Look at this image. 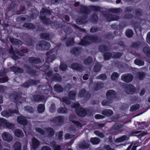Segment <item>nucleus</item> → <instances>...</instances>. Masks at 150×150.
I'll list each match as a JSON object with an SVG mask.
<instances>
[{"instance_id":"18","label":"nucleus","mask_w":150,"mask_h":150,"mask_svg":"<svg viewBox=\"0 0 150 150\" xmlns=\"http://www.w3.org/2000/svg\"><path fill=\"white\" fill-rule=\"evenodd\" d=\"M13 150H21V144L19 142H16L13 146Z\"/></svg>"},{"instance_id":"25","label":"nucleus","mask_w":150,"mask_h":150,"mask_svg":"<svg viewBox=\"0 0 150 150\" xmlns=\"http://www.w3.org/2000/svg\"><path fill=\"white\" fill-rule=\"evenodd\" d=\"M54 88L55 91L58 92H61L63 91V88L59 84H57L54 85Z\"/></svg>"},{"instance_id":"59","label":"nucleus","mask_w":150,"mask_h":150,"mask_svg":"<svg viewBox=\"0 0 150 150\" xmlns=\"http://www.w3.org/2000/svg\"><path fill=\"white\" fill-rule=\"evenodd\" d=\"M137 77L140 80H142L144 76V74L143 72H139L137 74Z\"/></svg>"},{"instance_id":"56","label":"nucleus","mask_w":150,"mask_h":150,"mask_svg":"<svg viewBox=\"0 0 150 150\" xmlns=\"http://www.w3.org/2000/svg\"><path fill=\"white\" fill-rule=\"evenodd\" d=\"M6 127L8 129H12L14 128V125L10 122H7L6 125Z\"/></svg>"},{"instance_id":"42","label":"nucleus","mask_w":150,"mask_h":150,"mask_svg":"<svg viewBox=\"0 0 150 150\" xmlns=\"http://www.w3.org/2000/svg\"><path fill=\"white\" fill-rule=\"evenodd\" d=\"M80 51V50L78 49L77 47H74L71 50V53L75 55H77L79 54Z\"/></svg>"},{"instance_id":"37","label":"nucleus","mask_w":150,"mask_h":150,"mask_svg":"<svg viewBox=\"0 0 150 150\" xmlns=\"http://www.w3.org/2000/svg\"><path fill=\"white\" fill-rule=\"evenodd\" d=\"M140 145L139 144V145L137 144V143L136 144L135 142L134 143H133L131 144L128 146L126 150H130L132 145H133L132 148L130 150H136V147L138 146H139Z\"/></svg>"},{"instance_id":"60","label":"nucleus","mask_w":150,"mask_h":150,"mask_svg":"<svg viewBox=\"0 0 150 150\" xmlns=\"http://www.w3.org/2000/svg\"><path fill=\"white\" fill-rule=\"evenodd\" d=\"M103 84L101 83L97 84L96 85V86L94 87V89L95 91H97L99 89H100L101 88L103 87Z\"/></svg>"},{"instance_id":"57","label":"nucleus","mask_w":150,"mask_h":150,"mask_svg":"<svg viewBox=\"0 0 150 150\" xmlns=\"http://www.w3.org/2000/svg\"><path fill=\"white\" fill-rule=\"evenodd\" d=\"M94 133L97 136L99 137L100 138H103L104 137L103 134L99 132L97 130H95L94 132Z\"/></svg>"},{"instance_id":"13","label":"nucleus","mask_w":150,"mask_h":150,"mask_svg":"<svg viewBox=\"0 0 150 150\" xmlns=\"http://www.w3.org/2000/svg\"><path fill=\"white\" fill-rule=\"evenodd\" d=\"M17 122L23 125H26L28 123V121L24 117L19 116L17 118Z\"/></svg>"},{"instance_id":"20","label":"nucleus","mask_w":150,"mask_h":150,"mask_svg":"<svg viewBox=\"0 0 150 150\" xmlns=\"http://www.w3.org/2000/svg\"><path fill=\"white\" fill-rule=\"evenodd\" d=\"M103 115L107 116H111L113 114V112L110 109H105L103 110L102 112Z\"/></svg>"},{"instance_id":"49","label":"nucleus","mask_w":150,"mask_h":150,"mask_svg":"<svg viewBox=\"0 0 150 150\" xmlns=\"http://www.w3.org/2000/svg\"><path fill=\"white\" fill-rule=\"evenodd\" d=\"M92 62V59L90 57H88L87 59H85L84 63L85 65H88Z\"/></svg>"},{"instance_id":"4","label":"nucleus","mask_w":150,"mask_h":150,"mask_svg":"<svg viewBox=\"0 0 150 150\" xmlns=\"http://www.w3.org/2000/svg\"><path fill=\"white\" fill-rule=\"evenodd\" d=\"M97 37L95 36H86L83 40H81L80 44L83 45L89 44L91 42H95L97 41Z\"/></svg>"},{"instance_id":"35","label":"nucleus","mask_w":150,"mask_h":150,"mask_svg":"<svg viewBox=\"0 0 150 150\" xmlns=\"http://www.w3.org/2000/svg\"><path fill=\"white\" fill-rule=\"evenodd\" d=\"M143 51L144 53L148 57H150V48L147 46L144 47Z\"/></svg>"},{"instance_id":"21","label":"nucleus","mask_w":150,"mask_h":150,"mask_svg":"<svg viewBox=\"0 0 150 150\" xmlns=\"http://www.w3.org/2000/svg\"><path fill=\"white\" fill-rule=\"evenodd\" d=\"M32 147L35 149L38 147L40 145L39 142L35 138H33L32 139Z\"/></svg>"},{"instance_id":"38","label":"nucleus","mask_w":150,"mask_h":150,"mask_svg":"<svg viewBox=\"0 0 150 150\" xmlns=\"http://www.w3.org/2000/svg\"><path fill=\"white\" fill-rule=\"evenodd\" d=\"M76 93L75 91H71L69 92V97L71 99H74Z\"/></svg>"},{"instance_id":"11","label":"nucleus","mask_w":150,"mask_h":150,"mask_svg":"<svg viewBox=\"0 0 150 150\" xmlns=\"http://www.w3.org/2000/svg\"><path fill=\"white\" fill-rule=\"evenodd\" d=\"M106 96L108 99L111 100L112 99L115 98L116 93L115 91L113 90H109L106 92Z\"/></svg>"},{"instance_id":"16","label":"nucleus","mask_w":150,"mask_h":150,"mask_svg":"<svg viewBox=\"0 0 150 150\" xmlns=\"http://www.w3.org/2000/svg\"><path fill=\"white\" fill-rule=\"evenodd\" d=\"M145 134L143 132L139 131H134L130 134V136H137L138 138H140L141 137L145 135Z\"/></svg>"},{"instance_id":"63","label":"nucleus","mask_w":150,"mask_h":150,"mask_svg":"<svg viewBox=\"0 0 150 150\" xmlns=\"http://www.w3.org/2000/svg\"><path fill=\"white\" fill-rule=\"evenodd\" d=\"M91 10L95 11H99L100 10V8L99 7L94 6H91Z\"/></svg>"},{"instance_id":"47","label":"nucleus","mask_w":150,"mask_h":150,"mask_svg":"<svg viewBox=\"0 0 150 150\" xmlns=\"http://www.w3.org/2000/svg\"><path fill=\"white\" fill-rule=\"evenodd\" d=\"M25 110L30 112H33V109L30 106H25L24 108Z\"/></svg>"},{"instance_id":"34","label":"nucleus","mask_w":150,"mask_h":150,"mask_svg":"<svg viewBox=\"0 0 150 150\" xmlns=\"http://www.w3.org/2000/svg\"><path fill=\"white\" fill-rule=\"evenodd\" d=\"M38 112L40 113L43 112L45 110V107L44 105L40 104L38 105Z\"/></svg>"},{"instance_id":"58","label":"nucleus","mask_w":150,"mask_h":150,"mask_svg":"<svg viewBox=\"0 0 150 150\" xmlns=\"http://www.w3.org/2000/svg\"><path fill=\"white\" fill-rule=\"evenodd\" d=\"M81 7V11L85 13L86 14H87L88 11V8L84 6H82Z\"/></svg>"},{"instance_id":"29","label":"nucleus","mask_w":150,"mask_h":150,"mask_svg":"<svg viewBox=\"0 0 150 150\" xmlns=\"http://www.w3.org/2000/svg\"><path fill=\"white\" fill-rule=\"evenodd\" d=\"M51 146L53 147L54 150H60L61 147L60 145L57 144L54 141L51 143Z\"/></svg>"},{"instance_id":"30","label":"nucleus","mask_w":150,"mask_h":150,"mask_svg":"<svg viewBox=\"0 0 150 150\" xmlns=\"http://www.w3.org/2000/svg\"><path fill=\"white\" fill-rule=\"evenodd\" d=\"M127 138V136L123 135L120 137L116 138L115 142H123Z\"/></svg>"},{"instance_id":"53","label":"nucleus","mask_w":150,"mask_h":150,"mask_svg":"<svg viewBox=\"0 0 150 150\" xmlns=\"http://www.w3.org/2000/svg\"><path fill=\"white\" fill-rule=\"evenodd\" d=\"M111 57V54L110 53H105L104 54V58L105 60H108Z\"/></svg>"},{"instance_id":"31","label":"nucleus","mask_w":150,"mask_h":150,"mask_svg":"<svg viewBox=\"0 0 150 150\" xmlns=\"http://www.w3.org/2000/svg\"><path fill=\"white\" fill-rule=\"evenodd\" d=\"M27 52L28 50L26 49H24L23 50H21L19 51L17 50H16L15 51L16 53L21 56L25 55Z\"/></svg>"},{"instance_id":"26","label":"nucleus","mask_w":150,"mask_h":150,"mask_svg":"<svg viewBox=\"0 0 150 150\" xmlns=\"http://www.w3.org/2000/svg\"><path fill=\"white\" fill-rule=\"evenodd\" d=\"M64 120L63 117L61 116L56 117L54 118V121L56 122H58L59 125L63 122Z\"/></svg>"},{"instance_id":"19","label":"nucleus","mask_w":150,"mask_h":150,"mask_svg":"<svg viewBox=\"0 0 150 150\" xmlns=\"http://www.w3.org/2000/svg\"><path fill=\"white\" fill-rule=\"evenodd\" d=\"M71 68L73 69L80 70L82 69V66L81 64H78L76 63H74L71 65Z\"/></svg>"},{"instance_id":"22","label":"nucleus","mask_w":150,"mask_h":150,"mask_svg":"<svg viewBox=\"0 0 150 150\" xmlns=\"http://www.w3.org/2000/svg\"><path fill=\"white\" fill-rule=\"evenodd\" d=\"M15 135L18 137H23V133L21 130L19 129H16L14 132Z\"/></svg>"},{"instance_id":"9","label":"nucleus","mask_w":150,"mask_h":150,"mask_svg":"<svg viewBox=\"0 0 150 150\" xmlns=\"http://www.w3.org/2000/svg\"><path fill=\"white\" fill-rule=\"evenodd\" d=\"M133 77L130 74H127L122 75L121 77L122 80L126 82H129L133 79Z\"/></svg>"},{"instance_id":"24","label":"nucleus","mask_w":150,"mask_h":150,"mask_svg":"<svg viewBox=\"0 0 150 150\" xmlns=\"http://www.w3.org/2000/svg\"><path fill=\"white\" fill-rule=\"evenodd\" d=\"M11 71L15 73H22L23 72V70L21 68L17 67H15L13 66L10 68Z\"/></svg>"},{"instance_id":"28","label":"nucleus","mask_w":150,"mask_h":150,"mask_svg":"<svg viewBox=\"0 0 150 150\" xmlns=\"http://www.w3.org/2000/svg\"><path fill=\"white\" fill-rule=\"evenodd\" d=\"M100 139L97 137L92 138L91 139L90 141L93 144H97L100 142Z\"/></svg>"},{"instance_id":"43","label":"nucleus","mask_w":150,"mask_h":150,"mask_svg":"<svg viewBox=\"0 0 150 150\" xmlns=\"http://www.w3.org/2000/svg\"><path fill=\"white\" fill-rule=\"evenodd\" d=\"M7 122V120L3 118H0V126H6Z\"/></svg>"},{"instance_id":"46","label":"nucleus","mask_w":150,"mask_h":150,"mask_svg":"<svg viewBox=\"0 0 150 150\" xmlns=\"http://www.w3.org/2000/svg\"><path fill=\"white\" fill-rule=\"evenodd\" d=\"M96 78L97 79H101L103 80H106L107 79V76L105 74H102L97 76Z\"/></svg>"},{"instance_id":"33","label":"nucleus","mask_w":150,"mask_h":150,"mask_svg":"<svg viewBox=\"0 0 150 150\" xmlns=\"http://www.w3.org/2000/svg\"><path fill=\"white\" fill-rule=\"evenodd\" d=\"M46 132L47 133L49 137H52L54 134L53 129L51 128H48L46 130Z\"/></svg>"},{"instance_id":"23","label":"nucleus","mask_w":150,"mask_h":150,"mask_svg":"<svg viewBox=\"0 0 150 150\" xmlns=\"http://www.w3.org/2000/svg\"><path fill=\"white\" fill-rule=\"evenodd\" d=\"M119 18L118 17L112 15H109L107 18V20L108 21H116L118 20Z\"/></svg>"},{"instance_id":"44","label":"nucleus","mask_w":150,"mask_h":150,"mask_svg":"<svg viewBox=\"0 0 150 150\" xmlns=\"http://www.w3.org/2000/svg\"><path fill=\"white\" fill-rule=\"evenodd\" d=\"M139 104H136L132 105L130 108L131 110L132 111H135L139 109Z\"/></svg>"},{"instance_id":"6","label":"nucleus","mask_w":150,"mask_h":150,"mask_svg":"<svg viewBox=\"0 0 150 150\" xmlns=\"http://www.w3.org/2000/svg\"><path fill=\"white\" fill-rule=\"evenodd\" d=\"M50 11L47 9L43 8L41 9L40 11L41 16L40 18L42 20L43 22L45 24H47L49 23L50 19L47 18L45 17L44 16L46 15V14H49L51 13Z\"/></svg>"},{"instance_id":"27","label":"nucleus","mask_w":150,"mask_h":150,"mask_svg":"<svg viewBox=\"0 0 150 150\" xmlns=\"http://www.w3.org/2000/svg\"><path fill=\"white\" fill-rule=\"evenodd\" d=\"M29 62L30 63L37 64L40 63V61L38 58H35L33 57H31L29 59Z\"/></svg>"},{"instance_id":"50","label":"nucleus","mask_w":150,"mask_h":150,"mask_svg":"<svg viewBox=\"0 0 150 150\" xmlns=\"http://www.w3.org/2000/svg\"><path fill=\"white\" fill-rule=\"evenodd\" d=\"M110 100L109 101L106 100H103L102 102V104L103 106L108 105L112 102L111 100Z\"/></svg>"},{"instance_id":"48","label":"nucleus","mask_w":150,"mask_h":150,"mask_svg":"<svg viewBox=\"0 0 150 150\" xmlns=\"http://www.w3.org/2000/svg\"><path fill=\"white\" fill-rule=\"evenodd\" d=\"M40 37L42 39H44L47 40L49 39V35L46 33L41 34L40 35Z\"/></svg>"},{"instance_id":"7","label":"nucleus","mask_w":150,"mask_h":150,"mask_svg":"<svg viewBox=\"0 0 150 150\" xmlns=\"http://www.w3.org/2000/svg\"><path fill=\"white\" fill-rule=\"evenodd\" d=\"M18 109L13 110L9 109L8 110H5L1 112V114L3 116L8 117L11 116L13 114L18 113Z\"/></svg>"},{"instance_id":"55","label":"nucleus","mask_w":150,"mask_h":150,"mask_svg":"<svg viewBox=\"0 0 150 150\" xmlns=\"http://www.w3.org/2000/svg\"><path fill=\"white\" fill-rule=\"evenodd\" d=\"M86 93V90L84 89H82L79 92L78 96L79 97H82Z\"/></svg>"},{"instance_id":"45","label":"nucleus","mask_w":150,"mask_h":150,"mask_svg":"<svg viewBox=\"0 0 150 150\" xmlns=\"http://www.w3.org/2000/svg\"><path fill=\"white\" fill-rule=\"evenodd\" d=\"M133 31L131 30H128L126 32V35L127 37L130 38L133 36Z\"/></svg>"},{"instance_id":"12","label":"nucleus","mask_w":150,"mask_h":150,"mask_svg":"<svg viewBox=\"0 0 150 150\" xmlns=\"http://www.w3.org/2000/svg\"><path fill=\"white\" fill-rule=\"evenodd\" d=\"M14 98L15 102L16 103V107L17 108L18 107L20 108V106H22L21 102L20 101L21 100V98H18L17 96L16 95L11 94L10 96V98H12V97Z\"/></svg>"},{"instance_id":"36","label":"nucleus","mask_w":150,"mask_h":150,"mask_svg":"<svg viewBox=\"0 0 150 150\" xmlns=\"http://www.w3.org/2000/svg\"><path fill=\"white\" fill-rule=\"evenodd\" d=\"M134 62L136 64L140 66H143L144 64V62L142 60L139 59H135Z\"/></svg>"},{"instance_id":"32","label":"nucleus","mask_w":150,"mask_h":150,"mask_svg":"<svg viewBox=\"0 0 150 150\" xmlns=\"http://www.w3.org/2000/svg\"><path fill=\"white\" fill-rule=\"evenodd\" d=\"M102 66L99 63H97L93 68V71L94 72H98L100 71L101 68Z\"/></svg>"},{"instance_id":"10","label":"nucleus","mask_w":150,"mask_h":150,"mask_svg":"<svg viewBox=\"0 0 150 150\" xmlns=\"http://www.w3.org/2000/svg\"><path fill=\"white\" fill-rule=\"evenodd\" d=\"M134 87L132 85H128L126 86L125 91L126 93L128 94H132L135 91Z\"/></svg>"},{"instance_id":"1","label":"nucleus","mask_w":150,"mask_h":150,"mask_svg":"<svg viewBox=\"0 0 150 150\" xmlns=\"http://www.w3.org/2000/svg\"><path fill=\"white\" fill-rule=\"evenodd\" d=\"M57 53V50L55 48L49 51L46 55V62L48 63L52 62L55 59Z\"/></svg>"},{"instance_id":"41","label":"nucleus","mask_w":150,"mask_h":150,"mask_svg":"<svg viewBox=\"0 0 150 150\" xmlns=\"http://www.w3.org/2000/svg\"><path fill=\"white\" fill-rule=\"evenodd\" d=\"M58 112L59 113L61 114L66 113L67 112V109L65 108L61 107L59 108L58 110Z\"/></svg>"},{"instance_id":"15","label":"nucleus","mask_w":150,"mask_h":150,"mask_svg":"<svg viewBox=\"0 0 150 150\" xmlns=\"http://www.w3.org/2000/svg\"><path fill=\"white\" fill-rule=\"evenodd\" d=\"M69 120L70 121L74 123L78 127H81L83 125L81 123L76 121V118L75 116L74 115H70L69 118Z\"/></svg>"},{"instance_id":"52","label":"nucleus","mask_w":150,"mask_h":150,"mask_svg":"<svg viewBox=\"0 0 150 150\" xmlns=\"http://www.w3.org/2000/svg\"><path fill=\"white\" fill-rule=\"evenodd\" d=\"M119 76V75L117 73L114 72L111 75V79L113 80H115Z\"/></svg>"},{"instance_id":"14","label":"nucleus","mask_w":150,"mask_h":150,"mask_svg":"<svg viewBox=\"0 0 150 150\" xmlns=\"http://www.w3.org/2000/svg\"><path fill=\"white\" fill-rule=\"evenodd\" d=\"M39 82V81H35L30 80L29 81H26L23 83V86L24 87H28L30 85H35Z\"/></svg>"},{"instance_id":"39","label":"nucleus","mask_w":150,"mask_h":150,"mask_svg":"<svg viewBox=\"0 0 150 150\" xmlns=\"http://www.w3.org/2000/svg\"><path fill=\"white\" fill-rule=\"evenodd\" d=\"M23 26L26 28L30 29H33L35 28V26L33 25L32 23H25L23 25Z\"/></svg>"},{"instance_id":"54","label":"nucleus","mask_w":150,"mask_h":150,"mask_svg":"<svg viewBox=\"0 0 150 150\" xmlns=\"http://www.w3.org/2000/svg\"><path fill=\"white\" fill-rule=\"evenodd\" d=\"M120 11V8H111L109 9V11L113 13H117Z\"/></svg>"},{"instance_id":"61","label":"nucleus","mask_w":150,"mask_h":150,"mask_svg":"<svg viewBox=\"0 0 150 150\" xmlns=\"http://www.w3.org/2000/svg\"><path fill=\"white\" fill-rule=\"evenodd\" d=\"M67 46H69L71 45H72L74 43V39L73 38L70 39V40L69 41H67L66 42Z\"/></svg>"},{"instance_id":"62","label":"nucleus","mask_w":150,"mask_h":150,"mask_svg":"<svg viewBox=\"0 0 150 150\" xmlns=\"http://www.w3.org/2000/svg\"><path fill=\"white\" fill-rule=\"evenodd\" d=\"M8 80V79L7 77L6 76H5L3 78H0V82L2 83H4L5 82H7Z\"/></svg>"},{"instance_id":"5","label":"nucleus","mask_w":150,"mask_h":150,"mask_svg":"<svg viewBox=\"0 0 150 150\" xmlns=\"http://www.w3.org/2000/svg\"><path fill=\"white\" fill-rule=\"evenodd\" d=\"M50 47V45L49 42L43 41L38 42L36 46V48L38 50H43L49 49Z\"/></svg>"},{"instance_id":"40","label":"nucleus","mask_w":150,"mask_h":150,"mask_svg":"<svg viewBox=\"0 0 150 150\" xmlns=\"http://www.w3.org/2000/svg\"><path fill=\"white\" fill-rule=\"evenodd\" d=\"M123 126V125L119 123H117L114 125L113 126V129L114 130H118Z\"/></svg>"},{"instance_id":"64","label":"nucleus","mask_w":150,"mask_h":150,"mask_svg":"<svg viewBox=\"0 0 150 150\" xmlns=\"http://www.w3.org/2000/svg\"><path fill=\"white\" fill-rule=\"evenodd\" d=\"M60 68L62 70L64 71L67 68V66L65 64L61 63L60 66Z\"/></svg>"},{"instance_id":"8","label":"nucleus","mask_w":150,"mask_h":150,"mask_svg":"<svg viewBox=\"0 0 150 150\" xmlns=\"http://www.w3.org/2000/svg\"><path fill=\"white\" fill-rule=\"evenodd\" d=\"M3 139L6 142H11L13 139L12 135L8 132H4L2 134Z\"/></svg>"},{"instance_id":"51","label":"nucleus","mask_w":150,"mask_h":150,"mask_svg":"<svg viewBox=\"0 0 150 150\" xmlns=\"http://www.w3.org/2000/svg\"><path fill=\"white\" fill-rule=\"evenodd\" d=\"M89 144L88 143H84V144H81L80 146V147L81 148L86 149L89 148Z\"/></svg>"},{"instance_id":"3","label":"nucleus","mask_w":150,"mask_h":150,"mask_svg":"<svg viewBox=\"0 0 150 150\" xmlns=\"http://www.w3.org/2000/svg\"><path fill=\"white\" fill-rule=\"evenodd\" d=\"M73 107L76 108V111L77 114L79 116L84 117L86 114V112L85 110L80 106L78 103L74 104Z\"/></svg>"},{"instance_id":"17","label":"nucleus","mask_w":150,"mask_h":150,"mask_svg":"<svg viewBox=\"0 0 150 150\" xmlns=\"http://www.w3.org/2000/svg\"><path fill=\"white\" fill-rule=\"evenodd\" d=\"M9 40L10 42L15 45H19L22 44V42L17 39L10 37Z\"/></svg>"},{"instance_id":"2","label":"nucleus","mask_w":150,"mask_h":150,"mask_svg":"<svg viewBox=\"0 0 150 150\" xmlns=\"http://www.w3.org/2000/svg\"><path fill=\"white\" fill-rule=\"evenodd\" d=\"M48 87L49 88L47 90H45L44 92L45 93L44 96H41L40 95H35L33 96L34 100L35 101H39L41 100L45 101L48 97L47 95L49 93L51 92V87L48 86Z\"/></svg>"}]
</instances>
